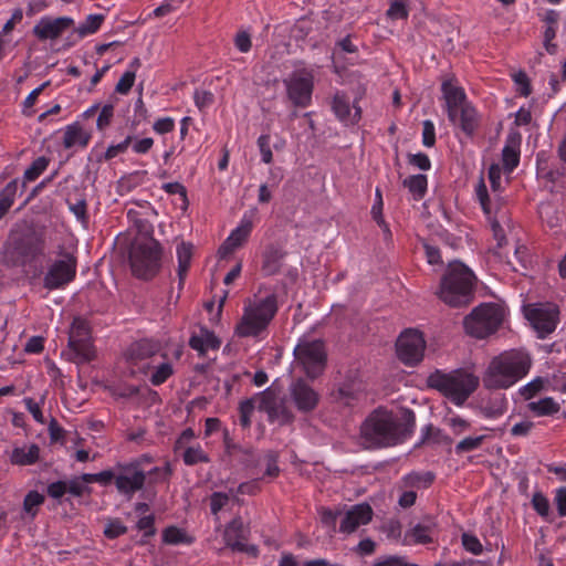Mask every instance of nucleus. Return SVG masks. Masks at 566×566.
<instances>
[{
  "label": "nucleus",
  "instance_id": "obj_1",
  "mask_svg": "<svg viewBox=\"0 0 566 566\" xmlns=\"http://www.w3.org/2000/svg\"><path fill=\"white\" fill-rule=\"evenodd\" d=\"M416 427L412 410L396 415L386 409L373 411L360 426V441L365 449L389 448L411 437Z\"/></svg>",
  "mask_w": 566,
  "mask_h": 566
},
{
  "label": "nucleus",
  "instance_id": "obj_2",
  "mask_svg": "<svg viewBox=\"0 0 566 566\" xmlns=\"http://www.w3.org/2000/svg\"><path fill=\"white\" fill-rule=\"evenodd\" d=\"M532 358L522 349L506 350L493 357L482 375V384L489 390L509 389L531 370Z\"/></svg>",
  "mask_w": 566,
  "mask_h": 566
},
{
  "label": "nucleus",
  "instance_id": "obj_3",
  "mask_svg": "<svg viewBox=\"0 0 566 566\" xmlns=\"http://www.w3.org/2000/svg\"><path fill=\"white\" fill-rule=\"evenodd\" d=\"M277 308V297L274 293L247 298L241 319L235 326V334L240 337H263Z\"/></svg>",
  "mask_w": 566,
  "mask_h": 566
},
{
  "label": "nucleus",
  "instance_id": "obj_4",
  "mask_svg": "<svg viewBox=\"0 0 566 566\" xmlns=\"http://www.w3.org/2000/svg\"><path fill=\"white\" fill-rule=\"evenodd\" d=\"M473 272L461 262L448 265L440 283L438 295L441 301L452 307L465 306L473 298Z\"/></svg>",
  "mask_w": 566,
  "mask_h": 566
},
{
  "label": "nucleus",
  "instance_id": "obj_5",
  "mask_svg": "<svg viewBox=\"0 0 566 566\" xmlns=\"http://www.w3.org/2000/svg\"><path fill=\"white\" fill-rule=\"evenodd\" d=\"M161 248L157 240H135L129 249L133 274L139 279L153 277L160 268Z\"/></svg>",
  "mask_w": 566,
  "mask_h": 566
},
{
  "label": "nucleus",
  "instance_id": "obj_6",
  "mask_svg": "<svg viewBox=\"0 0 566 566\" xmlns=\"http://www.w3.org/2000/svg\"><path fill=\"white\" fill-rule=\"evenodd\" d=\"M431 387L437 388L449 397L455 405L461 406L476 389L479 379L469 373L439 374L429 377Z\"/></svg>",
  "mask_w": 566,
  "mask_h": 566
},
{
  "label": "nucleus",
  "instance_id": "obj_7",
  "mask_svg": "<svg viewBox=\"0 0 566 566\" xmlns=\"http://www.w3.org/2000/svg\"><path fill=\"white\" fill-rule=\"evenodd\" d=\"M505 308L496 303L476 306L463 322L465 332L473 337L484 338L493 334L503 323Z\"/></svg>",
  "mask_w": 566,
  "mask_h": 566
},
{
  "label": "nucleus",
  "instance_id": "obj_8",
  "mask_svg": "<svg viewBox=\"0 0 566 566\" xmlns=\"http://www.w3.org/2000/svg\"><path fill=\"white\" fill-rule=\"evenodd\" d=\"M76 269V258L72 253L61 249L59 258L48 266L43 276V286L50 291L64 289L75 279Z\"/></svg>",
  "mask_w": 566,
  "mask_h": 566
},
{
  "label": "nucleus",
  "instance_id": "obj_9",
  "mask_svg": "<svg viewBox=\"0 0 566 566\" xmlns=\"http://www.w3.org/2000/svg\"><path fill=\"white\" fill-rule=\"evenodd\" d=\"M524 314L538 338H546L557 327L559 310L553 303H534L524 306Z\"/></svg>",
  "mask_w": 566,
  "mask_h": 566
},
{
  "label": "nucleus",
  "instance_id": "obj_10",
  "mask_svg": "<svg viewBox=\"0 0 566 566\" xmlns=\"http://www.w3.org/2000/svg\"><path fill=\"white\" fill-rule=\"evenodd\" d=\"M294 356L310 378H316L325 367L326 353L319 339H301L294 348Z\"/></svg>",
  "mask_w": 566,
  "mask_h": 566
},
{
  "label": "nucleus",
  "instance_id": "obj_11",
  "mask_svg": "<svg viewBox=\"0 0 566 566\" xmlns=\"http://www.w3.org/2000/svg\"><path fill=\"white\" fill-rule=\"evenodd\" d=\"M46 235L43 230L33 229L24 233L13 247L15 263L28 265L45 256Z\"/></svg>",
  "mask_w": 566,
  "mask_h": 566
},
{
  "label": "nucleus",
  "instance_id": "obj_12",
  "mask_svg": "<svg viewBox=\"0 0 566 566\" xmlns=\"http://www.w3.org/2000/svg\"><path fill=\"white\" fill-rule=\"evenodd\" d=\"M283 84L291 103L295 107H307L312 103L314 76L308 70H298L291 73Z\"/></svg>",
  "mask_w": 566,
  "mask_h": 566
},
{
  "label": "nucleus",
  "instance_id": "obj_13",
  "mask_svg": "<svg viewBox=\"0 0 566 566\" xmlns=\"http://www.w3.org/2000/svg\"><path fill=\"white\" fill-rule=\"evenodd\" d=\"M426 340L416 329H406L396 343L398 358L407 366H415L423 358Z\"/></svg>",
  "mask_w": 566,
  "mask_h": 566
},
{
  "label": "nucleus",
  "instance_id": "obj_14",
  "mask_svg": "<svg viewBox=\"0 0 566 566\" xmlns=\"http://www.w3.org/2000/svg\"><path fill=\"white\" fill-rule=\"evenodd\" d=\"M160 352V344L151 339H140L132 343L125 352V358L132 367L143 374L150 370L153 358Z\"/></svg>",
  "mask_w": 566,
  "mask_h": 566
},
{
  "label": "nucleus",
  "instance_id": "obj_15",
  "mask_svg": "<svg viewBox=\"0 0 566 566\" xmlns=\"http://www.w3.org/2000/svg\"><path fill=\"white\" fill-rule=\"evenodd\" d=\"M146 474L137 463L117 464L115 486L119 494L132 499L144 488Z\"/></svg>",
  "mask_w": 566,
  "mask_h": 566
},
{
  "label": "nucleus",
  "instance_id": "obj_16",
  "mask_svg": "<svg viewBox=\"0 0 566 566\" xmlns=\"http://www.w3.org/2000/svg\"><path fill=\"white\" fill-rule=\"evenodd\" d=\"M289 395L295 408L303 413L313 411L319 402V394L301 378L291 382Z\"/></svg>",
  "mask_w": 566,
  "mask_h": 566
},
{
  "label": "nucleus",
  "instance_id": "obj_17",
  "mask_svg": "<svg viewBox=\"0 0 566 566\" xmlns=\"http://www.w3.org/2000/svg\"><path fill=\"white\" fill-rule=\"evenodd\" d=\"M73 25L74 20L70 17L53 18L44 15L34 24L32 33L39 41H53Z\"/></svg>",
  "mask_w": 566,
  "mask_h": 566
},
{
  "label": "nucleus",
  "instance_id": "obj_18",
  "mask_svg": "<svg viewBox=\"0 0 566 566\" xmlns=\"http://www.w3.org/2000/svg\"><path fill=\"white\" fill-rule=\"evenodd\" d=\"M441 91L446 101V107L449 120L452 124L458 123L459 108L464 104H469L467 94L462 86L454 78H449L442 82Z\"/></svg>",
  "mask_w": 566,
  "mask_h": 566
},
{
  "label": "nucleus",
  "instance_id": "obj_19",
  "mask_svg": "<svg viewBox=\"0 0 566 566\" xmlns=\"http://www.w3.org/2000/svg\"><path fill=\"white\" fill-rule=\"evenodd\" d=\"M475 195L489 221L503 220L506 218V211L503 209L502 199L499 197L497 192L494 193L493 198L489 196L483 179L478 182L475 187Z\"/></svg>",
  "mask_w": 566,
  "mask_h": 566
},
{
  "label": "nucleus",
  "instance_id": "obj_20",
  "mask_svg": "<svg viewBox=\"0 0 566 566\" xmlns=\"http://www.w3.org/2000/svg\"><path fill=\"white\" fill-rule=\"evenodd\" d=\"M373 510L369 504L361 503L353 505L343 516L339 524L342 533H354L359 526L366 525L371 521Z\"/></svg>",
  "mask_w": 566,
  "mask_h": 566
},
{
  "label": "nucleus",
  "instance_id": "obj_21",
  "mask_svg": "<svg viewBox=\"0 0 566 566\" xmlns=\"http://www.w3.org/2000/svg\"><path fill=\"white\" fill-rule=\"evenodd\" d=\"M332 109L335 116L345 125H355L361 118V108L354 103L350 105L348 97L337 92L332 102Z\"/></svg>",
  "mask_w": 566,
  "mask_h": 566
},
{
  "label": "nucleus",
  "instance_id": "obj_22",
  "mask_svg": "<svg viewBox=\"0 0 566 566\" xmlns=\"http://www.w3.org/2000/svg\"><path fill=\"white\" fill-rule=\"evenodd\" d=\"M92 138V130L84 127L82 122L75 120L63 128L62 144L65 149L85 148Z\"/></svg>",
  "mask_w": 566,
  "mask_h": 566
},
{
  "label": "nucleus",
  "instance_id": "obj_23",
  "mask_svg": "<svg viewBox=\"0 0 566 566\" xmlns=\"http://www.w3.org/2000/svg\"><path fill=\"white\" fill-rule=\"evenodd\" d=\"M259 410L268 415L270 421L285 418V408L277 395L270 389L256 395Z\"/></svg>",
  "mask_w": 566,
  "mask_h": 566
},
{
  "label": "nucleus",
  "instance_id": "obj_24",
  "mask_svg": "<svg viewBox=\"0 0 566 566\" xmlns=\"http://www.w3.org/2000/svg\"><path fill=\"white\" fill-rule=\"evenodd\" d=\"M67 359L75 364H85L94 359L95 350L91 339L72 340L67 343V349L63 352Z\"/></svg>",
  "mask_w": 566,
  "mask_h": 566
},
{
  "label": "nucleus",
  "instance_id": "obj_25",
  "mask_svg": "<svg viewBox=\"0 0 566 566\" xmlns=\"http://www.w3.org/2000/svg\"><path fill=\"white\" fill-rule=\"evenodd\" d=\"M223 541L226 546L233 552L245 541V528L241 517H235L227 524L223 532Z\"/></svg>",
  "mask_w": 566,
  "mask_h": 566
},
{
  "label": "nucleus",
  "instance_id": "obj_26",
  "mask_svg": "<svg viewBox=\"0 0 566 566\" xmlns=\"http://www.w3.org/2000/svg\"><path fill=\"white\" fill-rule=\"evenodd\" d=\"M479 122L476 109L469 103L459 108L458 123L454 125L460 127L467 136H472L479 126Z\"/></svg>",
  "mask_w": 566,
  "mask_h": 566
},
{
  "label": "nucleus",
  "instance_id": "obj_27",
  "mask_svg": "<svg viewBox=\"0 0 566 566\" xmlns=\"http://www.w3.org/2000/svg\"><path fill=\"white\" fill-rule=\"evenodd\" d=\"M285 252L279 248L269 247L263 254L262 271L265 275H275L281 272Z\"/></svg>",
  "mask_w": 566,
  "mask_h": 566
},
{
  "label": "nucleus",
  "instance_id": "obj_28",
  "mask_svg": "<svg viewBox=\"0 0 566 566\" xmlns=\"http://www.w3.org/2000/svg\"><path fill=\"white\" fill-rule=\"evenodd\" d=\"M40 458V448L38 444L23 446L14 448L10 455V461L15 465H32Z\"/></svg>",
  "mask_w": 566,
  "mask_h": 566
},
{
  "label": "nucleus",
  "instance_id": "obj_29",
  "mask_svg": "<svg viewBox=\"0 0 566 566\" xmlns=\"http://www.w3.org/2000/svg\"><path fill=\"white\" fill-rule=\"evenodd\" d=\"M189 345L192 349L203 355L209 349H217L220 346V340L214 334L206 328H201L199 334L190 337Z\"/></svg>",
  "mask_w": 566,
  "mask_h": 566
},
{
  "label": "nucleus",
  "instance_id": "obj_30",
  "mask_svg": "<svg viewBox=\"0 0 566 566\" xmlns=\"http://www.w3.org/2000/svg\"><path fill=\"white\" fill-rule=\"evenodd\" d=\"M192 251H193V245L188 242H181L177 247L176 253H177V260H178L177 274L179 277V289L182 287L185 279L187 276V273H188V270H189V266L191 263V259H192Z\"/></svg>",
  "mask_w": 566,
  "mask_h": 566
},
{
  "label": "nucleus",
  "instance_id": "obj_31",
  "mask_svg": "<svg viewBox=\"0 0 566 566\" xmlns=\"http://www.w3.org/2000/svg\"><path fill=\"white\" fill-rule=\"evenodd\" d=\"M402 185L409 190L415 200H420L427 192L428 179L422 174L412 175L407 177Z\"/></svg>",
  "mask_w": 566,
  "mask_h": 566
},
{
  "label": "nucleus",
  "instance_id": "obj_32",
  "mask_svg": "<svg viewBox=\"0 0 566 566\" xmlns=\"http://www.w3.org/2000/svg\"><path fill=\"white\" fill-rule=\"evenodd\" d=\"M19 181L17 179L11 180L0 191V220L7 214L10 208L13 206Z\"/></svg>",
  "mask_w": 566,
  "mask_h": 566
},
{
  "label": "nucleus",
  "instance_id": "obj_33",
  "mask_svg": "<svg viewBox=\"0 0 566 566\" xmlns=\"http://www.w3.org/2000/svg\"><path fill=\"white\" fill-rule=\"evenodd\" d=\"M104 19V14H88L86 19L74 29V34H76L78 39H83L95 33L101 28Z\"/></svg>",
  "mask_w": 566,
  "mask_h": 566
},
{
  "label": "nucleus",
  "instance_id": "obj_34",
  "mask_svg": "<svg viewBox=\"0 0 566 566\" xmlns=\"http://www.w3.org/2000/svg\"><path fill=\"white\" fill-rule=\"evenodd\" d=\"M527 408L534 415L538 417L549 416L558 412L559 405L551 397H545L537 401H531L527 403Z\"/></svg>",
  "mask_w": 566,
  "mask_h": 566
},
{
  "label": "nucleus",
  "instance_id": "obj_35",
  "mask_svg": "<svg viewBox=\"0 0 566 566\" xmlns=\"http://www.w3.org/2000/svg\"><path fill=\"white\" fill-rule=\"evenodd\" d=\"M502 160L506 171L511 172L520 163L518 145L514 139H509L502 150Z\"/></svg>",
  "mask_w": 566,
  "mask_h": 566
},
{
  "label": "nucleus",
  "instance_id": "obj_36",
  "mask_svg": "<svg viewBox=\"0 0 566 566\" xmlns=\"http://www.w3.org/2000/svg\"><path fill=\"white\" fill-rule=\"evenodd\" d=\"M430 527L422 524H417L405 535V542L407 544H427L432 541L430 536Z\"/></svg>",
  "mask_w": 566,
  "mask_h": 566
},
{
  "label": "nucleus",
  "instance_id": "obj_37",
  "mask_svg": "<svg viewBox=\"0 0 566 566\" xmlns=\"http://www.w3.org/2000/svg\"><path fill=\"white\" fill-rule=\"evenodd\" d=\"M150 369H153V373L149 377V381L154 386H160L174 374V367L168 360L161 361L156 366L151 365Z\"/></svg>",
  "mask_w": 566,
  "mask_h": 566
},
{
  "label": "nucleus",
  "instance_id": "obj_38",
  "mask_svg": "<svg viewBox=\"0 0 566 566\" xmlns=\"http://www.w3.org/2000/svg\"><path fill=\"white\" fill-rule=\"evenodd\" d=\"M249 235L250 233L237 227L231 231L230 235L221 245L220 252L222 254H227L234 251L248 239Z\"/></svg>",
  "mask_w": 566,
  "mask_h": 566
},
{
  "label": "nucleus",
  "instance_id": "obj_39",
  "mask_svg": "<svg viewBox=\"0 0 566 566\" xmlns=\"http://www.w3.org/2000/svg\"><path fill=\"white\" fill-rule=\"evenodd\" d=\"M163 541L166 544H191L193 538L189 536L184 530L176 526H169L163 532Z\"/></svg>",
  "mask_w": 566,
  "mask_h": 566
},
{
  "label": "nucleus",
  "instance_id": "obj_40",
  "mask_svg": "<svg viewBox=\"0 0 566 566\" xmlns=\"http://www.w3.org/2000/svg\"><path fill=\"white\" fill-rule=\"evenodd\" d=\"M182 460L187 465L208 463L210 461L208 454L203 451L200 444L186 448L182 453Z\"/></svg>",
  "mask_w": 566,
  "mask_h": 566
},
{
  "label": "nucleus",
  "instance_id": "obj_41",
  "mask_svg": "<svg viewBox=\"0 0 566 566\" xmlns=\"http://www.w3.org/2000/svg\"><path fill=\"white\" fill-rule=\"evenodd\" d=\"M88 339H91V335L87 322L80 317L74 318L69 333V342Z\"/></svg>",
  "mask_w": 566,
  "mask_h": 566
},
{
  "label": "nucleus",
  "instance_id": "obj_42",
  "mask_svg": "<svg viewBox=\"0 0 566 566\" xmlns=\"http://www.w3.org/2000/svg\"><path fill=\"white\" fill-rule=\"evenodd\" d=\"M255 409L259 410L256 395L240 402V423L243 428H249L251 426V416Z\"/></svg>",
  "mask_w": 566,
  "mask_h": 566
},
{
  "label": "nucleus",
  "instance_id": "obj_43",
  "mask_svg": "<svg viewBox=\"0 0 566 566\" xmlns=\"http://www.w3.org/2000/svg\"><path fill=\"white\" fill-rule=\"evenodd\" d=\"M44 496L38 491H30L23 500V512L34 518L39 507L43 504Z\"/></svg>",
  "mask_w": 566,
  "mask_h": 566
},
{
  "label": "nucleus",
  "instance_id": "obj_44",
  "mask_svg": "<svg viewBox=\"0 0 566 566\" xmlns=\"http://www.w3.org/2000/svg\"><path fill=\"white\" fill-rule=\"evenodd\" d=\"M507 409V399L503 396L494 399L489 405L483 407V415L486 418L496 419L505 413Z\"/></svg>",
  "mask_w": 566,
  "mask_h": 566
},
{
  "label": "nucleus",
  "instance_id": "obj_45",
  "mask_svg": "<svg viewBox=\"0 0 566 566\" xmlns=\"http://www.w3.org/2000/svg\"><path fill=\"white\" fill-rule=\"evenodd\" d=\"M433 478V474L429 472L424 474L410 473L403 476L402 481L407 488H427L432 483Z\"/></svg>",
  "mask_w": 566,
  "mask_h": 566
},
{
  "label": "nucleus",
  "instance_id": "obj_46",
  "mask_svg": "<svg viewBox=\"0 0 566 566\" xmlns=\"http://www.w3.org/2000/svg\"><path fill=\"white\" fill-rule=\"evenodd\" d=\"M484 439L485 436L467 437L457 443L454 451L457 454H462L478 450L482 446Z\"/></svg>",
  "mask_w": 566,
  "mask_h": 566
},
{
  "label": "nucleus",
  "instance_id": "obj_47",
  "mask_svg": "<svg viewBox=\"0 0 566 566\" xmlns=\"http://www.w3.org/2000/svg\"><path fill=\"white\" fill-rule=\"evenodd\" d=\"M444 423L451 429L452 433L460 436L470 430L471 423L458 415H451L444 418Z\"/></svg>",
  "mask_w": 566,
  "mask_h": 566
},
{
  "label": "nucleus",
  "instance_id": "obj_48",
  "mask_svg": "<svg viewBox=\"0 0 566 566\" xmlns=\"http://www.w3.org/2000/svg\"><path fill=\"white\" fill-rule=\"evenodd\" d=\"M49 166V159L44 156L38 157L31 166L24 171V179L27 181H34Z\"/></svg>",
  "mask_w": 566,
  "mask_h": 566
},
{
  "label": "nucleus",
  "instance_id": "obj_49",
  "mask_svg": "<svg viewBox=\"0 0 566 566\" xmlns=\"http://www.w3.org/2000/svg\"><path fill=\"white\" fill-rule=\"evenodd\" d=\"M375 196H376V200L371 208L373 218L378 223V226L382 228L385 234L390 235L391 233H390L389 227L382 218V197H381V192L379 189H376Z\"/></svg>",
  "mask_w": 566,
  "mask_h": 566
},
{
  "label": "nucleus",
  "instance_id": "obj_50",
  "mask_svg": "<svg viewBox=\"0 0 566 566\" xmlns=\"http://www.w3.org/2000/svg\"><path fill=\"white\" fill-rule=\"evenodd\" d=\"M544 385L545 379L542 377H536L526 385L522 386L518 389V392L525 400H528L538 394L544 388Z\"/></svg>",
  "mask_w": 566,
  "mask_h": 566
},
{
  "label": "nucleus",
  "instance_id": "obj_51",
  "mask_svg": "<svg viewBox=\"0 0 566 566\" xmlns=\"http://www.w3.org/2000/svg\"><path fill=\"white\" fill-rule=\"evenodd\" d=\"M132 142H133V136L128 135L120 143L109 145L104 154V159L111 160L119 155L125 154L127 151L128 147L130 146Z\"/></svg>",
  "mask_w": 566,
  "mask_h": 566
},
{
  "label": "nucleus",
  "instance_id": "obj_52",
  "mask_svg": "<svg viewBox=\"0 0 566 566\" xmlns=\"http://www.w3.org/2000/svg\"><path fill=\"white\" fill-rule=\"evenodd\" d=\"M113 117L114 106L112 104H105L103 107H99L96 128L101 132L105 130L111 125Z\"/></svg>",
  "mask_w": 566,
  "mask_h": 566
},
{
  "label": "nucleus",
  "instance_id": "obj_53",
  "mask_svg": "<svg viewBox=\"0 0 566 566\" xmlns=\"http://www.w3.org/2000/svg\"><path fill=\"white\" fill-rule=\"evenodd\" d=\"M461 542H462L463 548L467 552H469L473 555L482 554L483 546H482L480 539L475 535L470 534V533H463L461 536Z\"/></svg>",
  "mask_w": 566,
  "mask_h": 566
},
{
  "label": "nucleus",
  "instance_id": "obj_54",
  "mask_svg": "<svg viewBox=\"0 0 566 566\" xmlns=\"http://www.w3.org/2000/svg\"><path fill=\"white\" fill-rule=\"evenodd\" d=\"M258 147L261 154V160L264 164H271L273 160V154L271 150V137L268 134H263L258 138Z\"/></svg>",
  "mask_w": 566,
  "mask_h": 566
},
{
  "label": "nucleus",
  "instance_id": "obj_55",
  "mask_svg": "<svg viewBox=\"0 0 566 566\" xmlns=\"http://www.w3.org/2000/svg\"><path fill=\"white\" fill-rule=\"evenodd\" d=\"M532 506L542 517L548 516L551 505L548 499L542 492L534 493L532 497Z\"/></svg>",
  "mask_w": 566,
  "mask_h": 566
},
{
  "label": "nucleus",
  "instance_id": "obj_56",
  "mask_svg": "<svg viewBox=\"0 0 566 566\" xmlns=\"http://www.w3.org/2000/svg\"><path fill=\"white\" fill-rule=\"evenodd\" d=\"M127 532V527L118 518L108 520L104 527L107 538H116Z\"/></svg>",
  "mask_w": 566,
  "mask_h": 566
},
{
  "label": "nucleus",
  "instance_id": "obj_57",
  "mask_svg": "<svg viewBox=\"0 0 566 566\" xmlns=\"http://www.w3.org/2000/svg\"><path fill=\"white\" fill-rule=\"evenodd\" d=\"M408 14L407 1H392L387 10L388 18L392 20L407 19Z\"/></svg>",
  "mask_w": 566,
  "mask_h": 566
},
{
  "label": "nucleus",
  "instance_id": "obj_58",
  "mask_svg": "<svg viewBox=\"0 0 566 566\" xmlns=\"http://www.w3.org/2000/svg\"><path fill=\"white\" fill-rule=\"evenodd\" d=\"M135 78V71H126L117 82L115 91L119 94H127L134 85Z\"/></svg>",
  "mask_w": 566,
  "mask_h": 566
},
{
  "label": "nucleus",
  "instance_id": "obj_59",
  "mask_svg": "<svg viewBox=\"0 0 566 566\" xmlns=\"http://www.w3.org/2000/svg\"><path fill=\"white\" fill-rule=\"evenodd\" d=\"M230 496L227 493L213 492L210 496V510L217 515L229 502Z\"/></svg>",
  "mask_w": 566,
  "mask_h": 566
},
{
  "label": "nucleus",
  "instance_id": "obj_60",
  "mask_svg": "<svg viewBox=\"0 0 566 566\" xmlns=\"http://www.w3.org/2000/svg\"><path fill=\"white\" fill-rule=\"evenodd\" d=\"M436 143V128L431 120L427 119L422 124V144L426 147H432Z\"/></svg>",
  "mask_w": 566,
  "mask_h": 566
},
{
  "label": "nucleus",
  "instance_id": "obj_61",
  "mask_svg": "<svg viewBox=\"0 0 566 566\" xmlns=\"http://www.w3.org/2000/svg\"><path fill=\"white\" fill-rule=\"evenodd\" d=\"M195 104L199 109H203L213 103V94L205 90H196L193 94Z\"/></svg>",
  "mask_w": 566,
  "mask_h": 566
},
{
  "label": "nucleus",
  "instance_id": "obj_62",
  "mask_svg": "<svg viewBox=\"0 0 566 566\" xmlns=\"http://www.w3.org/2000/svg\"><path fill=\"white\" fill-rule=\"evenodd\" d=\"M154 515H146L138 520L136 526L139 531L144 532V536H153L156 533Z\"/></svg>",
  "mask_w": 566,
  "mask_h": 566
},
{
  "label": "nucleus",
  "instance_id": "obj_63",
  "mask_svg": "<svg viewBox=\"0 0 566 566\" xmlns=\"http://www.w3.org/2000/svg\"><path fill=\"white\" fill-rule=\"evenodd\" d=\"M266 469L264 472V476H269L271 479L276 478L280 473V469L277 465V454L274 452H268L265 455Z\"/></svg>",
  "mask_w": 566,
  "mask_h": 566
},
{
  "label": "nucleus",
  "instance_id": "obj_64",
  "mask_svg": "<svg viewBox=\"0 0 566 566\" xmlns=\"http://www.w3.org/2000/svg\"><path fill=\"white\" fill-rule=\"evenodd\" d=\"M554 503L560 517L566 516V486L555 490Z\"/></svg>",
  "mask_w": 566,
  "mask_h": 566
}]
</instances>
